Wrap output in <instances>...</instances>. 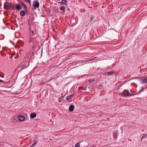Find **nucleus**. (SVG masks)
<instances>
[{
    "mask_svg": "<svg viewBox=\"0 0 147 147\" xmlns=\"http://www.w3.org/2000/svg\"><path fill=\"white\" fill-rule=\"evenodd\" d=\"M75 147H80V143L79 142L77 143L75 145Z\"/></svg>",
    "mask_w": 147,
    "mask_h": 147,
    "instance_id": "2eb2a0df",
    "label": "nucleus"
},
{
    "mask_svg": "<svg viewBox=\"0 0 147 147\" xmlns=\"http://www.w3.org/2000/svg\"><path fill=\"white\" fill-rule=\"evenodd\" d=\"M74 109V105H71L69 107V111L72 112L73 111Z\"/></svg>",
    "mask_w": 147,
    "mask_h": 147,
    "instance_id": "6e6552de",
    "label": "nucleus"
},
{
    "mask_svg": "<svg viewBox=\"0 0 147 147\" xmlns=\"http://www.w3.org/2000/svg\"><path fill=\"white\" fill-rule=\"evenodd\" d=\"M16 8L18 10H20L21 9L20 5L19 4H17L16 6Z\"/></svg>",
    "mask_w": 147,
    "mask_h": 147,
    "instance_id": "9d476101",
    "label": "nucleus"
},
{
    "mask_svg": "<svg viewBox=\"0 0 147 147\" xmlns=\"http://www.w3.org/2000/svg\"><path fill=\"white\" fill-rule=\"evenodd\" d=\"M33 6L36 9V8H38L39 7V3L38 0H36L33 1Z\"/></svg>",
    "mask_w": 147,
    "mask_h": 147,
    "instance_id": "7ed1b4c3",
    "label": "nucleus"
},
{
    "mask_svg": "<svg viewBox=\"0 0 147 147\" xmlns=\"http://www.w3.org/2000/svg\"><path fill=\"white\" fill-rule=\"evenodd\" d=\"M114 72L113 71H111L109 72H106L105 74L106 75H108V74H114Z\"/></svg>",
    "mask_w": 147,
    "mask_h": 147,
    "instance_id": "ddd939ff",
    "label": "nucleus"
},
{
    "mask_svg": "<svg viewBox=\"0 0 147 147\" xmlns=\"http://www.w3.org/2000/svg\"><path fill=\"white\" fill-rule=\"evenodd\" d=\"M11 7V4L7 2H6L4 4V7L5 9H8Z\"/></svg>",
    "mask_w": 147,
    "mask_h": 147,
    "instance_id": "20e7f679",
    "label": "nucleus"
},
{
    "mask_svg": "<svg viewBox=\"0 0 147 147\" xmlns=\"http://www.w3.org/2000/svg\"><path fill=\"white\" fill-rule=\"evenodd\" d=\"M61 99H62V98H60L59 100V102H61Z\"/></svg>",
    "mask_w": 147,
    "mask_h": 147,
    "instance_id": "b1692460",
    "label": "nucleus"
},
{
    "mask_svg": "<svg viewBox=\"0 0 147 147\" xmlns=\"http://www.w3.org/2000/svg\"><path fill=\"white\" fill-rule=\"evenodd\" d=\"M94 79H90L88 81L90 83H92L93 82H94Z\"/></svg>",
    "mask_w": 147,
    "mask_h": 147,
    "instance_id": "a211bd4d",
    "label": "nucleus"
},
{
    "mask_svg": "<svg viewBox=\"0 0 147 147\" xmlns=\"http://www.w3.org/2000/svg\"><path fill=\"white\" fill-rule=\"evenodd\" d=\"M1 76L2 77V78H3V77H4L3 76Z\"/></svg>",
    "mask_w": 147,
    "mask_h": 147,
    "instance_id": "cd10ccee",
    "label": "nucleus"
},
{
    "mask_svg": "<svg viewBox=\"0 0 147 147\" xmlns=\"http://www.w3.org/2000/svg\"><path fill=\"white\" fill-rule=\"evenodd\" d=\"M94 17L93 16H92L91 17V20H92L94 19Z\"/></svg>",
    "mask_w": 147,
    "mask_h": 147,
    "instance_id": "393cba45",
    "label": "nucleus"
},
{
    "mask_svg": "<svg viewBox=\"0 0 147 147\" xmlns=\"http://www.w3.org/2000/svg\"><path fill=\"white\" fill-rule=\"evenodd\" d=\"M141 83H147V78H142L140 79Z\"/></svg>",
    "mask_w": 147,
    "mask_h": 147,
    "instance_id": "423d86ee",
    "label": "nucleus"
},
{
    "mask_svg": "<svg viewBox=\"0 0 147 147\" xmlns=\"http://www.w3.org/2000/svg\"><path fill=\"white\" fill-rule=\"evenodd\" d=\"M3 81V80H0V82H2Z\"/></svg>",
    "mask_w": 147,
    "mask_h": 147,
    "instance_id": "bb28decb",
    "label": "nucleus"
},
{
    "mask_svg": "<svg viewBox=\"0 0 147 147\" xmlns=\"http://www.w3.org/2000/svg\"><path fill=\"white\" fill-rule=\"evenodd\" d=\"M11 7L13 8L15 7V5L14 4H11Z\"/></svg>",
    "mask_w": 147,
    "mask_h": 147,
    "instance_id": "4be33fe9",
    "label": "nucleus"
},
{
    "mask_svg": "<svg viewBox=\"0 0 147 147\" xmlns=\"http://www.w3.org/2000/svg\"><path fill=\"white\" fill-rule=\"evenodd\" d=\"M22 51H23V50H21L20 51V53L21 54V52H22Z\"/></svg>",
    "mask_w": 147,
    "mask_h": 147,
    "instance_id": "a878e982",
    "label": "nucleus"
},
{
    "mask_svg": "<svg viewBox=\"0 0 147 147\" xmlns=\"http://www.w3.org/2000/svg\"><path fill=\"white\" fill-rule=\"evenodd\" d=\"M18 119L21 121H23L25 120V117L22 115L18 116Z\"/></svg>",
    "mask_w": 147,
    "mask_h": 147,
    "instance_id": "39448f33",
    "label": "nucleus"
},
{
    "mask_svg": "<svg viewBox=\"0 0 147 147\" xmlns=\"http://www.w3.org/2000/svg\"><path fill=\"white\" fill-rule=\"evenodd\" d=\"M20 14L22 16H24L25 15V12L24 11H21L20 12Z\"/></svg>",
    "mask_w": 147,
    "mask_h": 147,
    "instance_id": "f8f14e48",
    "label": "nucleus"
},
{
    "mask_svg": "<svg viewBox=\"0 0 147 147\" xmlns=\"http://www.w3.org/2000/svg\"><path fill=\"white\" fill-rule=\"evenodd\" d=\"M22 4L25 8H26V7H27V6H26V5L24 3H22Z\"/></svg>",
    "mask_w": 147,
    "mask_h": 147,
    "instance_id": "aec40b11",
    "label": "nucleus"
},
{
    "mask_svg": "<svg viewBox=\"0 0 147 147\" xmlns=\"http://www.w3.org/2000/svg\"><path fill=\"white\" fill-rule=\"evenodd\" d=\"M60 9L62 11H65V8L64 6H62L60 7Z\"/></svg>",
    "mask_w": 147,
    "mask_h": 147,
    "instance_id": "dca6fc26",
    "label": "nucleus"
},
{
    "mask_svg": "<svg viewBox=\"0 0 147 147\" xmlns=\"http://www.w3.org/2000/svg\"><path fill=\"white\" fill-rule=\"evenodd\" d=\"M103 86L102 85L100 84L98 86V88L99 89H101L103 88Z\"/></svg>",
    "mask_w": 147,
    "mask_h": 147,
    "instance_id": "f3484780",
    "label": "nucleus"
},
{
    "mask_svg": "<svg viewBox=\"0 0 147 147\" xmlns=\"http://www.w3.org/2000/svg\"><path fill=\"white\" fill-rule=\"evenodd\" d=\"M74 94H72L71 95H69V98H71L72 97H73L74 96Z\"/></svg>",
    "mask_w": 147,
    "mask_h": 147,
    "instance_id": "6ab92c4d",
    "label": "nucleus"
},
{
    "mask_svg": "<svg viewBox=\"0 0 147 147\" xmlns=\"http://www.w3.org/2000/svg\"><path fill=\"white\" fill-rule=\"evenodd\" d=\"M36 114L35 113H32L30 114V117L32 118H34L36 117Z\"/></svg>",
    "mask_w": 147,
    "mask_h": 147,
    "instance_id": "1a4fd4ad",
    "label": "nucleus"
},
{
    "mask_svg": "<svg viewBox=\"0 0 147 147\" xmlns=\"http://www.w3.org/2000/svg\"><path fill=\"white\" fill-rule=\"evenodd\" d=\"M121 94V95L123 97L131 96L133 95V94L129 93V91L127 90H124Z\"/></svg>",
    "mask_w": 147,
    "mask_h": 147,
    "instance_id": "f257e3e1",
    "label": "nucleus"
},
{
    "mask_svg": "<svg viewBox=\"0 0 147 147\" xmlns=\"http://www.w3.org/2000/svg\"><path fill=\"white\" fill-rule=\"evenodd\" d=\"M61 3L65 5H67V2L66 0H62L61 1Z\"/></svg>",
    "mask_w": 147,
    "mask_h": 147,
    "instance_id": "9b49d317",
    "label": "nucleus"
},
{
    "mask_svg": "<svg viewBox=\"0 0 147 147\" xmlns=\"http://www.w3.org/2000/svg\"><path fill=\"white\" fill-rule=\"evenodd\" d=\"M30 44L32 46L37 45V42L36 39L32 38L30 39L29 40Z\"/></svg>",
    "mask_w": 147,
    "mask_h": 147,
    "instance_id": "f03ea898",
    "label": "nucleus"
},
{
    "mask_svg": "<svg viewBox=\"0 0 147 147\" xmlns=\"http://www.w3.org/2000/svg\"><path fill=\"white\" fill-rule=\"evenodd\" d=\"M30 37V39L34 38H35V37L34 36V32L33 30L31 31Z\"/></svg>",
    "mask_w": 147,
    "mask_h": 147,
    "instance_id": "0eeeda50",
    "label": "nucleus"
},
{
    "mask_svg": "<svg viewBox=\"0 0 147 147\" xmlns=\"http://www.w3.org/2000/svg\"><path fill=\"white\" fill-rule=\"evenodd\" d=\"M37 141L36 140H34L33 143L31 146V147L32 146H35L37 143Z\"/></svg>",
    "mask_w": 147,
    "mask_h": 147,
    "instance_id": "4468645a",
    "label": "nucleus"
},
{
    "mask_svg": "<svg viewBox=\"0 0 147 147\" xmlns=\"http://www.w3.org/2000/svg\"><path fill=\"white\" fill-rule=\"evenodd\" d=\"M69 99H70V98L69 96H67L66 98V99L67 100H68Z\"/></svg>",
    "mask_w": 147,
    "mask_h": 147,
    "instance_id": "5701e85b",
    "label": "nucleus"
},
{
    "mask_svg": "<svg viewBox=\"0 0 147 147\" xmlns=\"http://www.w3.org/2000/svg\"><path fill=\"white\" fill-rule=\"evenodd\" d=\"M147 136V134H144V135L142 137V139H141V140H142V139H143V138L144 137H145V136Z\"/></svg>",
    "mask_w": 147,
    "mask_h": 147,
    "instance_id": "412c9836",
    "label": "nucleus"
}]
</instances>
